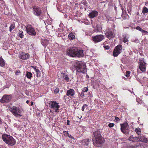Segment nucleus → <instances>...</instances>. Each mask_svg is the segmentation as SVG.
I'll use <instances>...</instances> for the list:
<instances>
[{"label":"nucleus","instance_id":"f257e3e1","mask_svg":"<svg viewBox=\"0 0 148 148\" xmlns=\"http://www.w3.org/2000/svg\"><path fill=\"white\" fill-rule=\"evenodd\" d=\"M93 144L96 147L101 146L104 142V138L101 136L100 131L97 130L94 132L92 136Z\"/></svg>","mask_w":148,"mask_h":148},{"label":"nucleus","instance_id":"f03ea898","mask_svg":"<svg viewBox=\"0 0 148 148\" xmlns=\"http://www.w3.org/2000/svg\"><path fill=\"white\" fill-rule=\"evenodd\" d=\"M2 138L5 143L10 146H13L16 143V140L10 135L6 134L3 135Z\"/></svg>","mask_w":148,"mask_h":148},{"label":"nucleus","instance_id":"7ed1b4c3","mask_svg":"<svg viewBox=\"0 0 148 148\" xmlns=\"http://www.w3.org/2000/svg\"><path fill=\"white\" fill-rule=\"evenodd\" d=\"M11 112L16 116L19 117L22 116L21 112L23 110L21 108L16 107L15 106H13L10 108Z\"/></svg>","mask_w":148,"mask_h":148},{"label":"nucleus","instance_id":"20e7f679","mask_svg":"<svg viewBox=\"0 0 148 148\" xmlns=\"http://www.w3.org/2000/svg\"><path fill=\"white\" fill-rule=\"evenodd\" d=\"M76 69L78 72L84 73L86 71V64L82 62L77 63L76 66Z\"/></svg>","mask_w":148,"mask_h":148},{"label":"nucleus","instance_id":"39448f33","mask_svg":"<svg viewBox=\"0 0 148 148\" xmlns=\"http://www.w3.org/2000/svg\"><path fill=\"white\" fill-rule=\"evenodd\" d=\"M49 104L51 109H53L56 112H59L60 106L58 103H57L56 101H51L49 103Z\"/></svg>","mask_w":148,"mask_h":148},{"label":"nucleus","instance_id":"423d86ee","mask_svg":"<svg viewBox=\"0 0 148 148\" xmlns=\"http://www.w3.org/2000/svg\"><path fill=\"white\" fill-rule=\"evenodd\" d=\"M27 32L29 35L35 36L36 33L33 27L30 25H27L26 27Z\"/></svg>","mask_w":148,"mask_h":148},{"label":"nucleus","instance_id":"0eeeda50","mask_svg":"<svg viewBox=\"0 0 148 148\" xmlns=\"http://www.w3.org/2000/svg\"><path fill=\"white\" fill-rule=\"evenodd\" d=\"M76 51V48L75 47L69 48L66 51L67 54L72 57L75 56V52Z\"/></svg>","mask_w":148,"mask_h":148},{"label":"nucleus","instance_id":"6e6552de","mask_svg":"<svg viewBox=\"0 0 148 148\" xmlns=\"http://www.w3.org/2000/svg\"><path fill=\"white\" fill-rule=\"evenodd\" d=\"M105 34L107 38L109 39L113 38L115 36V34L110 29H106L105 31Z\"/></svg>","mask_w":148,"mask_h":148},{"label":"nucleus","instance_id":"1a4fd4ad","mask_svg":"<svg viewBox=\"0 0 148 148\" xmlns=\"http://www.w3.org/2000/svg\"><path fill=\"white\" fill-rule=\"evenodd\" d=\"M12 96L10 95H5L0 100V101L2 103H8L11 99Z\"/></svg>","mask_w":148,"mask_h":148},{"label":"nucleus","instance_id":"9d476101","mask_svg":"<svg viewBox=\"0 0 148 148\" xmlns=\"http://www.w3.org/2000/svg\"><path fill=\"white\" fill-rule=\"evenodd\" d=\"M122 46L121 45H119L116 46L114 50L113 55L114 56H117L122 51Z\"/></svg>","mask_w":148,"mask_h":148},{"label":"nucleus","instance_id":"9b49d317","mask_svg":"<svg viewBox=\"0 0 148 148\" xmlns=\"http://www.w3.org/2000/svg\"><path fill=\"white\" fill-rule=\"evenodd\" d=\"M93 40L95 42H98L101 41L104 38L103 35H97L92 37Z\"/></svg>","mask_w":148,"mask_h":148},{"label":"nucleus","instance_id":"f8f14e48","mask_svg":"<svg viewBox=\"0 0 148 148\" xmlns=\"http://www.w3.org/2000/svg\"><path fill=\"white\" fill-rule=\"evenodd\" d=\"M139 69L143 72L146 70V63L142 60L139 61Z\"/></svg>","mask_w":148,"mask_h":148},{"label":"nucleus","instance_id":"ddd939ff","mask_svg":"<svg viewBox=\"0 0 148 148\" xmlns=\"http://www.w3.org/2000/svg\"><path fill=\"white\" fill-rule=\"evenodd\" d=\"M33 13L34 15L38 16L41 14V10L40 8L37 6H35L33 8Z\"/></svg>","mask_w":148,"mask_h":148},{"label":"nucleus","instance_id":"4468645a","mask_svg":"<svg viewBox=\"0 0 148 148\" xmlns=\"http://www.w3.org/2000/svg\"><path fill=\"white\" fill-rule=\"evenodd\" d=\"M121 129L122 132L124 133L126 132V130H127L129 126L127 124L124 123L121 124Z\"/></svg>","mask_w":148,"mask_h":148},{"label":"nucleus","instance_id":"2eb2a0df","mask_svg":"<svg viewBox=\"0 0 148 148\" xmlns=\"http://www.w3.org/2000/svg\"><path fill=\"white\" fill-rule=\"evenodd\" d=\"M29 57V55L28 53H22L20 54V58L23 60L27 59Z\"/></svg>","mask_w":148,"mask_h":148},{"label":"nucleus","instance_id":"dca6fc26","mask_svg":"<svg viewBox=\"0 0 148 148\" xmlns=\"http://www.w3.org/2000/svg\"><path fill=\"white\" fill-rule=\"evenodd\" d=\"M98 14V12L95 10L91 11L89 14V17L91 18H93L97 16Z\"/></svg>","mask_w":148,"mask_h":148},{"label":"nucleus","instance_id":"f3484780","mask_svg":"<svg viewBox=\"0 0 148 148\" xmlns=\"http://www.w3.org/2000/svg\"><path fill=\"white\" fill-rule=\"evenodd\" d=\"M83 51L82 50H78L76 49V51L75 52V57L77 56L78 57H83L84 55Z\"/></svg>","mask_w":148,"mask_h":148},{"label":"nucleus","instance_id":"a211bd4d","mask_svg":"<svg viewBox=\"0 0 148 148\" xmlns=\"http://www.w3.org/2000/svg\"><path fill=\"white\" fill-rule=\"evenodd\" d=\"M128 139L129 141L132 142H137L139 140L138 137H134L133 135L130 136Z\"/></svg>","mask_w":148,"mask_h":148},{"label":"nucleus","instance_id":"6ab92c4d","mask_svg":"<svg viewBox=\"0 0 148 148\" xmlns=\"http://www.w3.org/2000/svg\"><path fill=\"white\" fill-rule=\"evenodd\" d=\"M66 93L68 96H73L75 94V92L73 89H71L67 90Z\"/></svg>","mask_w":148,"mask_h":148},{"label":"nucleus","instance_id":"aec40b11","mask_svg":"<svg viewBox=\"0 0 148 148\" xmlns=\"http://www.w3.org/2000/svg\"><path fill=\"white\" fill-rule=\"evenodd\" d=\"M138 139L139 140L138 141L145 143H147V139L144 136H138Z\"/></svg>","mask_w":148,"mask_h":148},{"label":"nucleus","instance_id":"412c9836","mask_svg":"<svg viewBox=\"0 0 148 148\" xmlns=\"http://www.w3.org/2000/svg\"><path fill=\"white\" fill-rule=\"evenodd\" d=\"M48 43V41L47 39L42 40H41V44L44 47L47 46Z\"/></svg>","mask_w":148,"mask_h":148},{"label":"nucleus","instance_id":"4be33fe9","mask_svg":"<svg viewBox=\"0 0 148 148\" xmlns=\"http://www.w3.org/2000/svg\"><path fill=\"white\" fill-rule=\"evenodd\" d=\"M62 77H63L64 79L67 82H69L71 81L70 79L69 78L68 76L67 75H66L64 73L62 74Z\"/></svg>","mask_w":148,"mask_h":148},{"label":"nucleus","instance_id":"5701e85b","mask_svg":"<svg viewBox=\"0 0 148 148\" xmlns=\"http://www.w3.org/2000/svg\"><path fill=\"white\" fill-rule=\"evenodd\" d=\"M90 141L89 139H85L82 141V143L84 145H87Z\"/></svg>","mask_w":148,"mask_h":148},{"label":"nucleus","instance_id":"b1692460","mask_svg":"<svg viewBox=\"0 0 148 148\" xmlns=\"http://www.w3.org/2000/svg\"><path fill=\"white\" fill-rule=\"evenodd\" d=\"M68 38L70 40H73L75 38V36L73 33H70L68 35Z\"/></svg>","mask_w":148,"mask_h":148},{"label":"nucleus","instance_id":"393cba45","mask_svg":"<svg viewBox=\"0 0 148 148\" xmlns=\"http://www.w3.org/2000/svg\"><path fill=\"white\" fill-rule=\"evenodd\" d=\"M26 76L29 79H30L32 77V74L31 73L27 72L26 74Z\"/></svg>","mask_w":148,"mask_h":148},{"label":"nucleus","instance_id":"a878e982","mask_svg":"<svg viewBox=\"0 0 148 148\" xmlns=\"http://www.w3.org/2000/svg\"><path fill=\"white\" fill-rule=\"evenodd\" d=\"M101 27L99 25H97L96 26V28L95 30V32H100L101 31Z\"/></svg>","mask_w":148,"mask_h":148},{"label":"nucleus","instance_id":"bb28decb","mask_svg":"<svg viewBox=\"0 0 148 148\" xmlns=\"http://www.w3.org/2000/svg\"><path fill=\"white\" fill-rule=\"evenodd\" d=\"M5 65V62L3 59L0 57V66H3Z\"/></svg>","mask_w":148,"mask_h":148},{"label":"nucleus","instance_id":"cd10ccee","mask_svg":"<svg viewBox=\"0 0 148 148\" xmlns=\"http://www.w3.org/2000/svg\"><path fill=\"white\" fill-rule=\"evenodd\" d=\"M135 130V131H136V133L138 135H140V134L141 129L140 128H139V127H138Z\"/></svg>","mask_w":148,"mask_h":148},{"label":"nucleus","instance_id":"c85d7f7f","mask_svg":"<svg viewBox=\"0 0 148 148\" xmlns=\"http://www.w3.org/2000/svg\"><path fill=\"white\" fill-rule=\"evenodd\" d=\"M148 12V9L146 7H144L143 9L142 12L143 14L147 13Z\"/></svg>","mask_w":148,"mask_h":148},{"label":"nucleus","instance_id":"c756f323","mask_svg":"<svg viewBox=\"0 0 148 148\" xmlns=\"http://www.w3.org/2000/svg\"><path fill=\"white\" fill-rule=\"evenodd\" d=\"M36 72L37 76L38 77H39L41 76V73L38 69H36Z\"/></svg>","mask_w":148,"mask_h":148},{"label":"nucleus","instance_id":"7c9ffc66","mask_svg":"<svg viewBox=\"0 0 148 148\" xmlns=\"http://www.w3.org/2000/svg\"><path fill=\"white\" fill-rule=\"evenodd\" d=\"M15 24H12L10 27V30L9 31L10 32H11L12 30L14 29L15 28Z\"/></svg>","mask_w":148,"mask_h":148},{"label":"nucleus","instance_id":"2f4dec72","mask_svg":"<svg viewBox=\"0 0 148 148\" xmlns=\"http://www.w3.org/2000/svg\"><path fill=\"white\" fill-rule=\"evenodd\" d=\"M68 95H67V93L66 94V95H65L64 96V100L65 101H68L67 100H69L70 99V97H68Z\"/></svg>","mask_w":148,"mask_h":148},{"label":"nucleus","instance_id":"473e14b6","mask_svg":"<svg viewBox=\"0 0 148 148\" xmlns=\"http://www.w3.org/2000/svg\"><path fill=\"white\" fill-rule=\"evenodd\" d=\"M88 108V106L86 104H84L83 106H82V110L84 111V109L85 108L87 109Z\"/></svg>","mask_w":148,"mask_h":148},{"label":"nucleus","instance_id":"72a5a7b5","mask_svg":"<svg viewBox=\"0 0 148 148\" xmlns=\"http://www.w3.org/2000/svg\"><path fill=\"white\" fill-rule=\"evenodd\" d=\"M18 36L21 38H23L24 36L23 32L22 31H20Z\"/></svg>","mask_w":148,"mask_h":148},{"label":"nucleus","instance_id":"f704fd0d","mask_svg":"<svg viewBox=\"0 0 148 148\" xmlns=\"http://www.w3.org/2000/svg\"><path fill=\"white\" fill-rule=\"evenodd\" d=\"M67 134H68L67 136H68L69 138L72 139L73 140H75V138L71 135L69 134L68 132H67Z\"/></svg>","mask_w":148,"mask_h":148},{"label":"nucleus","instance_id":"c9c22d12","mask_svg":"<svg viewBox=\"0 0 148 148\" xmlns=\"http://www.w3.org/2000/svg\"><path fill=\"white\" fill-rule=\"evenodd\" d=\"M136 29L137 30H138L139 31H140V32H142V31L143 30V29H142V28H141L139 26H137V27H136Z\"/></svg>","mask_w":148,"mask_h":148},{"label":"nucleus","instance_id":"e433bc0d","mask_svg":"<svg viewBox=\"0 0 148 148\" xmlns=\"http://www.w3.org/2000/svg\"><path fill=\"white\" fill-rule=\"evenodd\" d=\"M142 33L143 35H146V34L148 35V32H147V31H146L144 30H143L142 31Z\"/></svg>","mask_w":148,"mask_h":148},{"label":"nucleus","instance_id":"4c0bfd02","mask_svg":"<svg viewBox=\"0 0 148 148\" xmlns=\"http://www.w3.org/2000/svg\"><path fill=\"white\" fill-rule=\"evenodd\" d=\"M59 90L58 88H56L54 90V92L55 94H57L59 92Z\"/></svg>","mask_w":148,"mask_h":148},{"label":"nucleus","instance_id":"58836bf2","mask_svg":"<svg viewBox=\"0 0 148 148\" xmlns=\"http://www.w3.org/2000/svg\"><path fill=\"white\" fill-rule=\"evenodd\" d=\"M123 41L124 43L128 42V38H126V37H125L124 38Z\"/></svg>","mask_w":148,"mask_h":148},{"label":"nucleus","instance_id":"ea45409f","mask_svg":"<svg viewBox=\"0 0 148 148\" xmlns=\"http://www.w3.org/2000/svg\"><path fill=\"white\" fill-rule=\"evenodd\" d=\"M88 87H85L83 88V90H82V91L84 92H86L88 91Z\"/></svg>","mask_w":148,"mask_h":148},{"label":"nucleus","instance_id":"a19ab883","mask_svg":"<svg viewBox=\"0 0 148 148\" xmlns=\"http://www.w3.org/2000/svg\"><path fill=\"white\" fill-rule=\"evenodd\" d=\"M114 124L113 123H110L108 125V126L109 127H112L114 126Z\"/></svg>","mask_w":148,"mask_h":148},{"label":"nucleus","instance_id":"79ce46f5","mask_svg":"<svg viewBox=\"0 0 148 148\" xmlns=\"http://www.w3.org/2000/svg\"><path fill=\"white\" fill-rule=\"evenodd\" d=\"M130 73V71H127L126 72V74L125 75V76L127 77H128L129 76V75Z\"/></svg>","mask_w":148,"mask_h":148},{"label":"nucleus","instance_id":"37998d69","mask_svg":"<svg viewBox=\"0 0 148 148\" xmlns=\"http://www.w3.org/2000/svg\"><path fill=\"white\" fill-rule=\"evenodd\" d=\"M67 132H68V131H64L63 132V133L64 134V135L65 136H67L68 134H67Z\"/></svg>","mask_w":148,"mask_h":148},{"label":"nucleus","instance_id":"c03bdc74","mask_svg":"<svg viewBox=\"0 0 148 148\" xmlns=\"http://www.w3.org/2000/svg\"><path fill=\"white\" fill-rule=\"evenodd\" d=\"M80 96L82 97H84V92L82 91V92L81 93Z\"/></svg>","mask_w":148,"mask_h":148},{"label":"nucleus","instance_id":"a18cd8bd","mask_svg":"<svg viewBox=\"0 0 148 148\" xmlns=\"http://www.w3.org/2000/svg\"><path fill=\"white\" fill-rule=\"evenodd\" d=\"M115 120L117 122H118L120 121L118 117H115Z\"/></svg>","mask_w":148,"mask_h":148},{"label":"nucleus","instance_id":"49530a36","mask_svg":"<svg viewBox=\"0 0 148 148\" xmlns=\"http://www.w3.org/2000/svg\"><path fill=\"white\" fill-rule=\"evenodd\" d=\"M104 48L106 49H109L110 48L108 46H104Z\"/></svg>","mask_w":148,"mask_h":148},{"label":"nucleus","instance_id":"de8ad7c7","mask_svg":"<svg viewBox=\"0 0 148 148\" xmlns=\"http://www.w3.org/2000/svg\"><path fill=\"white\" fill-rule=\"evenodd\" d=\"M20 73V71L19 70L17 71L16 72V75H18Z\"/></svg>","mask_w":148,"mask_h":148},{"label":"nucleus","instance_id":"09e8293b","mask_svg":"<svg viewBox=\"0 0 148 148\" xmlns=\"http://www.w3.org/2000/svg\"><path fill=\"white\" fill-rule=\"evenodd\" d=\"M67 125H70V121L69 120H67Z\"/></svg>","mask_w":148,"mask_h":148},{"label":"nucleus","instance_id":"8fccbe9b","mask_svg":"<svg viewBox=\"0 0 148 148\" xmlns=\"http://www.w3.org/2000/svg\"><path fill=\"white\" fill-rule=\"evenodd\" d=\"M34 69V70H35V71H36V69H36V67H35V66H31Z\"/></svg>","mask_w":148,"mask_h":148},{"label":"nucleus","instance_id":"3c124183","mask_svg":"<svg viewBox=\"0 0 148 148\" xmlns=\"http://www.w3.org/2000/svg\"><path fill=\"white\" fill-rule=\"evenodd\" d=\"M2 124V122L1 120V119L0 118V124Z\"/></svg>","mask_w":148,"mask_h":148},{"label":"nucleus","instance_id":"603ef678","mask_svg":"<svg viewBox=\"0 0 148 148\" xmlns=\"http://www.w3.org/2000/svg\"><path fill=\"white\" fill-rule=\"evenodd\" d=\"M33 105V102H32L31 103V105L32 106Z\"/></svg>","mask_w":148,"mask_h":148},{"label":"nucleus","instance_id":"864d4df0","mask_svg":"<svg viewBox=\"0 0 148 148\" xmlns=\"http://www.w3.org/2000/svg\"><path fill=\"white\" fill-rule=\"evenodd\" d=\"M26 102L27 103H28L29 102V101L28 100H27L26 101Z\"/></svg>","mask_w":148,"mask_h":148},{"label":"nucleus","instance_id":"5fc2aeb1","mask_svg":"<svg viewBox=\"0 0 148 148\" xmlns=\"http://www.w3.org/2000/svg\"><path fill=\"white\" fill-rule=\"evenodd\" d=\"M84 5H85V4H86V2H85H85H84Z\"/></svg>","mask_w":148,"mask_h":148},{"label":"nucleus","instance_id":"6e6d98bb","mask_svg":"<svg viewBox=\"0 0 148 148\" xmlns=\"http://www.w3.org/2000/svg\"><path fill=\"white\" fill-rule=\"evenodd\" d=\"M50 112H51L52 111H51V110H50Z\"/></svg>","mask_w":148,"mask_h":148},{"label":"nucleus","instance_id":"4d7b16f0","mask_svg":"<svg viewBox=\"0 0 148 148\" xmlns=\"http://www.w3.org/2000/svg\"><path fill=\"white\" fill-rule=\"evenodd\" d=\"M147 93L148 94H147V95H148V92H147Z\"/></svg>","mask_w":148,"mask_h":148},{"label":"nucleus","instance_id":"13d9d810","mask_svg":"<svg viewBox=\"0 0 148 148\" xmlns=\"http://www.w3.org/2000/svg\"><path fill=\"white\" fill-rule=\"evenodd\" d=\"M146 3H147H147L148 4V3L147 2H146Z\"/></svg>","mask_w":148,"mask_h":148}]
</instances>
